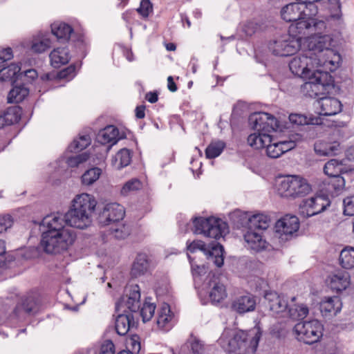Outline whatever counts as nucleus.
<instances>
[{
  "mask_svg": "<svg viewBox=\"0 0 354 354\" xmlns=\"http://www.w3.org/2000/svg\"><path fill=\"white\" fill-rule=\"evenodd\" d=\"M244 239L252 250L260 251L266 248L267 242L263 239L261 234L256 230L247 229L244 234Z\"/></svg>",
  "mask_w": 354,
  "mask_h": 354,
  "instance_id": "nucleus-23",
  "label": "nucleus"
},
{
  "mask_svg": "<svg viewBox=\"0 0 354 354\" xmlns=\"http://www.w3.org/2000/svg\"><path fill=\"white\" fill-rule=\"evenodd\" d=\"M76 66L71 64L68 67L61 70L57 75L59 79H71L75 75Z\"/></svg>",
  "mask_w": 354,
  "mask_h": 354,
  "instance_id": "nucleus-54",
  "label": "nucleus"
},
{
  "mask_svg": "<svg viewBox=\"0 0 354 354\" xmlns=\"http://www.w3.org/2000/svg\"><path fill=\"white\" fill-rule=\"evenodd\" d=\"M0 80L1 81H10L12 84L14 80H22V73L21 67L16 64H11L8 66H4L0 70Z\"/></svg>",
  "mask_w": 354,
  "mask_h": 354,
  "instance_id": "nucleus-30",
  "label": "nucleus"
},
{
  "mask_svg": "<svg viewBox=\"0 0 354 354\" xmlns=\"http://www.w3.org/2000/svg\"><path fill=\"white\" fill-rule=\"evenodd\" d=\"M73 31L72 27L65 23L51 25V32L59 41H68Z\"/></svg>",
  "mask_w": 354,
  "mask_h": 354,
  "instance_id": "nucleus-33",
  "label": "nucleus"
},
{
  "mask_svg": "<svg viewBox=\"0 0 354 354\" xmlns=\"http://www.w3.org/2000/svg\"><path fill=\"white\" fill-rule=\"evenodd\" d=\"M102 174V169L94 167L86 170L82 176L81 180L84 185H91L97 180Z\"/></svg>",
  "mask_w": 354,
  "mask_h": 354,
  "instance_id": "nucleus-40",
  "label": "nucleus"
},
{
  "mask_svg": "<svg viewBox=\"0 0 354 354\" xmlns=\"http://www.w3.org/2000/svg\"><path fill=\"white\" fill-rule=\"evenodd\" d=\"M255 297L250 294L236 297L232 303V308L239 314L254 310L256 307Z\"/></svg>",
  "mask_w": 354,
  "mask_h": 354,
  "instance_id": "nucleus-20",
  "label": "nucleus"
},
{
  "mask_svg": "<svg viewBox=\"0 0 354 354\" xmlns=\"http://www.w3.org/2000/svg\"><path fill=\"white\" fill-rule=\"evenodd\" d=\"M12 88L10 91L8 95V103H19L21 102L29 93V89L25 86L24 82L14 80L12 84Z\"/></svg>",
  "mask_w": 354,
  "mask_h": 354,
  "instance_id": "nucleus-22",
  "label": "nucleus"
},
{
  "mask_svg": "<svg viewBox=\"0 0 354 354\" xmlns=\"http://www.w3.org/2000/svg\"><path fill=\"white\" fill-rule=\"evenodd\" d=\"M149 268V260L145 253H138L132 264L131 275L138 277L145 274Z\"/></svg>",
  "mask_w": 354,
  "mask_h": 354,
  "instance_id": "nucleus-24",
  "label": "nucleus"
},
{
  "mask_svg": "<svg viewBox=\"0 0 354 354\" xmlns=\"http://www.w3.org/2000/svg\"><path fill=\"white\" fill-rule=\"evenodd\" d=\"M167 87L168 89L171 92H175L178 89V87L171 76H169L167 77Z\"/></svg>",
  "mask_w": 354,
  "mask_h": 354,
  "instance_id": "nucleus-63",
  "label": "nucleus"
},
{
  "mask_svg": "<svg viewBox=\"0 0 354 354\" xmlns=\"http://www.w3.org/2000/svg\"><path fill=\"white\" fill-rule=\"evenodd\" d=\"M20 112L19 107L8 109L3 115H0V129L18 122L21 119Z\"/></svg>",
  "mask_w": 354,
  "mask_h": 354,
  "instance_id": "nucleus-35",
  "label": "nucleus"
},
{
  "mask_svg": "<svg viewBox=\"0 0 354 354\" xmlns=\"http://www.w3.org/2000/svg\"><path fill=\"white\" fill-rule=\"evenodd\" d=\"M190 344L191 350L193 354H203L204 346L201 341L193 335H191L190 339L187 342Z\"/></svg>",
  "mask_w": 354,
  "mask_h": 354,
  "instance_id": "nucleus-52",
  "label": "nucleus"
},
{
  "mask_svg": "<svg viewBox=\"0 0 354 354\" xmlns=\"http://www.w3.org/2000/svg\"><path fill=\"white\" fill-rule=\"evenodd\" d=\"M330 204V200L327 195L316 194L302 201L300 212L304 217L309 218L324 212Z\"/></svg>",
  "mask_w": 354,
  "mask_h": 354,
  "instance_id": "nucleus-11",
  "label": "nucleus"
},
{
  "mask_svg": "<svg viewBox=\"0 0 354 354\" xmlns=\"http://www.w3.org/2000/svg\"><path fill=\"white\" fill-rule=\"evenodd\" d=\"M51 65L54 68H59L67 64L71 59L70 51L68 47H57L50 54Z\"/></svg>",
  "mask_w": 354,
  "mask_h": 354,
  "instance_id": "nucleus-26",
  "label": "nucleus"
},
{
  "mask_svg": "<svg viewBox=\"0 0 354 354\" xmlns=\"http://www.w3.org/2000/svg\"><path fill=\"white\" fill-rule=\"evenodd\" d=\"M278 142L283 153L290 151L295 145L292 141H279Z\"/></svg>",
  "mask_w": 354,
  "mask_h": 354,
  "instance_id": "nucleus-60",
  "label": "nucleus"
},
{
  "mask_svg": "<svg viewBox=\"0 0 354 354\" xmlns=\"http://www.w3.org/2000/svg\"><path fill=\"white\" fill-rule=\"evenodd\" d=\"M289 120L293 124L302 126L308 124H319L321 120L318 117H313L312 115L308 117L304 114L291 113L289 115Z\"/></svg>",
  "mask_w": 354,
  "mask_h": 354,
  "instance_id": "nucleus-36",
  "label": "nucleus"
},
{
  "mask_svg": "<svg viewBox=\"0 0 354 354\" xmlns=\"http://www.w3.org/2000/svg\"><path fill=\"white\" fill-rule=\"evenodd\" d=\"M342 308V302L339 297H328L319 304V309L323 316L327 317L333 314L336 315Z\"/></svg>",
  "mask_w": 354,
  "mask_h": 354,
  "instance_id": "nucleus-25",
  "label": "nucleus"
},
{
  "mask_svg": "<svg viewBox=\"0 0 354 354\" xmlns=\"http://www.w3.org/2000/svg\"><path fill=\"white\" fill-rule=\"evenodd\" d=\"M324 327L317 319L297 323L295 327L297 339L306 344L319 342L323 335Z\"/></svg>",
  "mask_w": 354,
  "mask_h": 354,
  "instance_id": "nucleus-8",
  "label": "nucleus"
},
{
  "mask_svg": "<svg viewBox=\"0 0 354 354\" xmlns=\"http://www.w3.org/2000/svg\"><path fill=\"white\" fill-rule=\"evenodd\" d=\"M145 99L150 103H155L158 100V93L157 91H150L146 94Z\"/></svg>",
  "mask_w": 354,
  "mask_h": 354,
  "instance_id": "nucleus-61",
  "label": "nucleus"
},
{
  "mask_svg": "<svg viewBox=\"0 0 354 354\" xmlns=\"http://www.w3.org/2000/svg\"><path fill=\"white\" fill-rule=\"evenodd\" d=\"M273 138L270 135L263 134L260 132L254 133L248 137V143L255 149L264 148L267 142H271Z\"/></svg>",
  "mask_w": 354,
  "mask_h": 354,
  "instance_id": "nucleus-34",
  "label": "nucleus"
},
{
  "mask_svg": "<svg viewBox=\"0 0 354 354\" xmlns=\"http://www.w3.org/2000/svg\"><path fill=\"white\" fill-rule=\"evenodd\" d=\"M261 335L262 332L259 327H254L248 332L239 330L229 340L230 351L236 354H243L249 350L255 352Z\"/></svg>",
  "mask_w": 354,
  "mask_h": 354,
  "instance_id": "nucleus-6",
  "label": "nucleus"
},
{
  "mask_svg": "<svg viewBox=\"0 0 354 354\" xmlns=\"http://www.w3.org/2000/svg\"><path fill=\"white\" fill-rule=\"evenodd\" d=\"M264 299L266 306L271 312L274 314L283 313H285L284 316H287V312L290 306L283 296L278 295L276 292H267L265 294Z\"/></svg>",
  "mask_w": 354,
  "mask_h": 354,
  "instance_id": "nucleus-17",
  "label": "nucleus"
},
{
  "mask_svg": "<svg viewBox=\"0 0 354 354\" xmlns=\"http://www.w3.org/2000/svg\"><path fill=\"white\" fill-rule=\"evenodd\" d=\"M319 103L321 108L320 114L325 116L335 115L342 109L341 102L335 97H322Z\"/></svg>",
  "mask_w": 354,
  "mask_h": 354,
  "instance_id": "nucleus-21",
  "label": "nucleus"
},
{
  "mask_svg": "<svg viewBox=\"0 0 354 354\" xmlns=\"http://www.w3.org/2000/svg\"><path fill=\"white\" fill-rule=\"evenodd\" d=\"M116 160H119L120 163L118 166V169L123 168L129 165L131 160L130 150L124 148L120 149L116 155Z\"/></svg>",
  "mask_w": 354,
  "mask_h": 354,
  "instance_id": "nucleus-46",
  "label": "nucleus"
},
{
  "mask_svg": "<svg viewBox=\"0 0 354 354\" xmlns=\"http://www.w3.org/2000/svg\"><path fill=\"white\" fill-rule=\"evenodd\" d=\"M324 28L319 29L318 28L317 31H313L312 34L307 35L304 36L303 37H308L310 36H313L310 37L308 47L309 48L310 52L312 51L315 54L316 53H321L324 50H328L330 46V38L328 35H322V30L324 29Z\"/></svg>",
  "mask_w": 354,
  "mask_h": 354,
  "instance_id": "nucleus-16",
  "label": "nucleus"
},
{
  "mask_svg": "<svg viewBox=\"0 0 354 354\" xmlns=\"http://www.w3.org/2000/svg\"><path fill=\"white\" fill-rule=\"evenodd\" d=\"M152 11V3L149 0H142L137 12L143 17H147L149 12Z\"/></svg>",
  "mask_w": 354,
  "mask_h": 354,
  "instance_id": "nucleus-55",
  "label": "nucleus"
},
{
  "mask_svg": "<svg viewBox=\"0 0 354 354\" xmlns=\"http://www.w3.org/2000/svg\"><path fill=\"white\" fill-rule=\"evenodd\" d=\"M248 122L257 132L270 135L279 128V122L274 116L266 112H254L250 115Z\"/></svg>",
  "mask_w": 354,
  "mask_h": 354,
  "instance_id": "nucleus-10",
  "label": "nucleus"
},
{
  "mask_svg": "<svg viewBox=\"0 0 354 354\" xmlns=\"http://www.w3.org/2000/svg\"><path fill=\"white\" fill-rule=\"evenodd\" d=\"M290 35H282L271 40L268 46V50L275 56L288 57L295 55L300 48V39Z\"/></svg>",
  "mask_w": 354,
  "mask_h": 354,
  "instance_id": "nucleus-9",
  "label": "nucleus"
},
{
  "mask_svg": "<svg viewBox=\"0 0 354 354\" xmlns=\"http://www.w3.org/2000/svg\"><path fill=\"white\" fill-rule=\"evenodd\" d=\"M172 317L170 307L168 304L162 305L158 311L156 324L158 328L164 330H169L168 324Z\"/></svg>",
  "mask_w": 354,
  "mask_h": 354,
  "instance_id": "nucleus-37",
  "label": "nucleus"
},
{
  "mask_svg": "<svg viewBox=\"0 0 354 354\" xmlns=\"http://www.w3.org/2000/svg\"><path fill=\"white\" fill-rule=\"evenodd\" d=\"M324 171L328 178L348 173L344 163V160L331 159L324 167Z\"/></svg>",
  "mask_w": 354,
  "mask_h": 354,
  "instance_id": "nucleus-31",
  "label": "nucleus"
},
{
  "mask_svg": "<svg viewBox=\"0 0 354 354\" xmlns=\"http://www.w3.org/2000/svg\"><path fill=\"white\" fill-rule=\"evenodd\" d=\"M299 228V220L295 215L286 214L277 221L276 232L280 234V238L288 240L296 233Z\"/></svg>",
  "mask_w": 354,
  "mask_h": 354,
  "instance_id": "nucleus-14",
  "label": "nucleus"
},
{
  "mask_svg": "<svg viewBox=\"0 0 354 354\" xmlns=\"http://www.w3.org/2000/svg\"><path fill=\"white\" fill-rule=\"evenodd\" d=\"M13 57L12 50L11 48H6L0 50V58L5 64L7 61L10 60Z\"/></svg>",
  "mask_w": 354,
  "mask_h": 354,
  "instance_id": "nucleus-59",
  "label": "nucleus"
},
{
  "mask_svg": "<svg viewBox=\"0 0 354 354\" xmlns=\"http://www.w3.org/2000/svg\"><path fill=\"white\" fill-rule=\"evenodd\" d=\"M277 189L281 197L292 199L304 197L312 190L308 180L298 175H288L280 178Z\"/></svg>",
  "mask_w": 354,
  "mask_h": 354,
  "instance_id": "nucleus-5",
  "label": "nucleus"
},
{
  "mask_svg": "<svg viewBox=\"0 0 354 354\" xmlns=\"http://www.w3.org/2000/svg\"><path fill=\"white\" fill-rule=\"evenodd\" d=\"M39 309L38 299L34 296H28L24 299L21 303L18 304L12 310V316L17 319H22L26 315L35 314Z\"/></svg>",
  "mask_w": 354,
  "mask_h": 354,
  "instance_id": "nucleus-18",
  "label": "nucleus"
},
{
  "mask_svg": "<svg viewBox=\"0 0 354 354\" xmlns=\"http://www.w3.org/2000/svg\"><path fill=\"white\" fill-rule=\"evenodd\" d=\"M136 116L138 119H142L145 116V106L144 105L138 106L136 108Z\"/></svg>",
  "mask_w": 354,
  "mask_h": 354,
  "instance_id": "nucleus-62",
  "label": "nucleus"
},
{
  "mask_svg": "<svg viewBox=\"0 0 354 354\" xmlns=\"http://www.w3.org/2000/svg\"><path fill=\"white\" fill-rule=\"evenodd\" d=\"M49 34L41 35L39 38H35L32 41L31 49L37 53H42L50 48L51 41L48 37Z\"/></svg>",
  "mask_w": 354,
  "mask_h": 354,
  "instance_id": "nucleus-39",
  "label": "nucleus"
},
{
  "mask_svg": "<svg viewBox=\"0 0 354 354\" xmlns=\"http://www.w3.org/2000/svg\"><path fill=\"white\" fill-rule=\"evenodd\" d=\"M270 218L263 214H256L249 216L245 222L247 229L257 231L265 230L269 227Z\"/></svg>",
  "mask_w": 354,
  "mask_h": 354,
  "instance_id": "nucleus-29",
  "label": "nucleus"
},
{
  "mask_svg": "<svg viewBox=\"0 0 354 354\" xmlns=\"http://www.w3.org/2000/svg\"><path fill=\"white\" fill-rule=\"evenodd\" d=\"M13 224V218L9 215L0 216V233L6 232L8 228L11 227Z\"/></svg>",
  "mask_w": 354,
  "mask_h": 354,
  "instance_id": "nucleus-56",
  "label": "nucleus"
},
{
  "mask_svg": "<svg viewBox=\"0 0 354 354\" xmlns=\"http://www.w3.org/2000/svg\"><path fill=\"white\" fill-rule=\"evenodd\" d=\"M188 259L192 266V273L194 280L196 281L202 276H204L207 273V268L205 266H198L192 263V257L188 255Z\"/></svg>",
  "mask_w": 354,
  "mask_h": 354,
  "instance_id": "nucleus-51",
  "label": "nucleus"
},
{
  "mask_svg": "<svg viewBox=\"0 0 354 354\" xmlns=\"http://www.w3.org/2000/svg\"><path fill=\"white\" fill-rule=\"evenodd\" d=\"M187 250L194 253L196 250H199L204 252L209 260L213 261L214 265L218 268H221L224 263V248L220 244L212 247L211 250H208L206 248L205 243L202 241H194L189 245H187Z\"/></svg>",
  "mask_w": 354,
  "mask_h": 354,
  "instance_id": "nucleus-12",
  "label": "nucleus"
},
{
  "mask_svg": "<svg viewBox=\"0 0 354 354\" xmlns=\"http://www.w3.org/2000/svg\"><path fill=\"white\" fill-rule=\"evenodd\" d=\"M37 77V72L35 69L26 70L24 73H22V80L20 82H24L26 80L28 82H31L35 78Z\"/></svg>",
  "mask_w": 354,
  "mask_h": 354,
  "instance_id": "nucleus-58",
  "label": "nucleus"
},
{
  "mask_svg": "<svg viewBox=\"0 0 354 354\" xmlns=\"http://www.w3.org/2000/svg\"><path fill=\"white\" fill-rule=\"evenodd\" d=\"M339 263L345 269L354 268V248L351 246L345 247L339 254Z\"/></svg>",
  "mask_w": 354,
  "mask_h": 354,
  "instance_id": "nucleus-38",
  "label": "nucleus"
},
{
  "mask_svg": "<svg viewBox=\"0 0 354 354\" xmlns=\"http://www.w3.org/2000/svg\"><path fill=\"white\" fill-rule=\"evenodd\" d=\"M330 288L336 292H341L350 285V274L345 270H337L330 274L327 279Z\"/></svg>",
  "mask_w": 354,
  "mask_h": 354,
  "instance_id": "nucleus-19",
  "label": "nucleus"
},
{
  "mask_svg": "<svg viewBox=\"0 0 354 354\" xmlns=\"http://www.w3.org/2000/svg\"><path fill=\"white\" fill-rule=\"evenodd\" d=\"M280 14L284 21L292 22L289 31L294 37L299 38L312 34L313 31L316 32L318 28L322 29L325 26V22L314 18L315 15L306 4L301 1L286 4L281 8Z\"/></svg>",
  "mask_w": 354,
  "mask_h": 354,
  "instance_id": "nucleus-3",
  "label": "nucleus"
},
{
  "mask_svg": "<svg viewBox=\"0 0 354 354\" xmlns=\"http://www.w3.org/2000/svg\"><path fill=\"white\" fill-rule=\"evenodd\" d=\"M266 148V154L271 158H277L281 156L283 153L281 147H279V142H267L265 147Z\"/></svg>",
  "mask_w": 354,
  "mask_h": 354,
  "instance_id": "nucleus-49",
  "label": "nucleus"
},
{
  "mask_svg": "<svg viewBox=\"0 0 354 354\" xmlns=\"http://www.w3.org/2000/svg\"><path fill=\"white\" fill-rule=\"evenodd\" d=\"M345 156L348 160H354V146H351L346 150Z\"/></svg>",
  "mask_w": 354,
  "mask_h": 354,
  "instance_id": "nucleus-64",
  "label": "nucleus"
},
{
  "mask_svg": "<svg viewBox=\"0 0 354 354\" xmlns=\"http://www.w3.org/2000/svg\"><path fill=\"white\" fill-rule=\"evenodd\" d=\"M330 3V17L337 21L342 20V10L340 0H328Z\"/></svg>",
  "mask_w": 354,
  "mask_h": 354,
  "instance_id": "nucleus-48",
  "label": "nucleus"
},
{
  "mask_svg": "<svg viewBox=\"0 0 354 354\" xmlns=\"http://www.w3.org/2000/svg\"><path fill=\"white\" fill-rule=\"evenodd\" d=\"M192 232L196 234H203L206 237L219 239L228 232L227 223L221 218L213 216L195 217L192 219Z\"/></svg>",
  "mask_w": 354,
  "mask_h": 354,
  "instance_id": "nucleus-7",
  "label": "nucleus"
},
{
  "mask_svg": "<svg viewBox=\"0 0 354 354\" xmlns=\"http://www.w3.org/2000/svg\"><path fill=\"white\" fill-rule=\"evenodd\" d=\"M308 314V308L306 306L295 305V308L290 307L287 316L293 319H300L306 317Z\"/></svg>",
  "mask_w": 354,
  "mask_h": 354,
  "instance_id": "nucleus-45",
  "label": "nucleus"
},
{
  "mask_svg": "<svg viewBox=\"0 0 354 354\" xmlns=\"http://www.w3.org/2000/svg\"><path fill=\"white\" fill-rule=\"evenodd\" d=\"M125 212L123 206L118 203H109L104 207L99 214L98 221L102 225H112L113 223L123 220Z\"/></svg>",
  "mask_w": 354,
  "mask_h": 354,
  "instance_id": "nucleus-13",
  "label": "nucleus"
},
{
  "mask_svg": "<svg viewBox=\"0 0 354 354\" xmlns=\"http://www.w3.org/2000/svg\"><path fill=\"white\" fill-rule=\"evenodd\" d=\"M91 144V138L88 135L80 136L68 146V149L72 153L79 152L86 149Z\"/></svg>",
  "mask_w": 354,
  "mask_h": 354,
  "instance_id": "nucleus-42",
  "label": "nucleus"
},
{
  "mask_svg": "<svg viewBox=\"0 0 354 354\" xmlns=\"http://www.w3.org/2000/svg\"><path fill=\"white\" fill-rule=\"evenodd\" d=\"M345 179L342 175L328 178V189L333 190V194L338 195L345 189Z\"/></svg>",
  "mask_w": 354,
  "mask_h": 354,
  "instance_id": "nucleus-43",
  "label": "nucleus"
},
{
  "mask_svg": "<svg viewBox=\"0 0 354 354\" xmlns=\"http://www.w3.org/2000/svg\"><path fill=\"white\" fill-rule=\"evenodd\" d=\"M89 158V155L84 152L67 158L66 163L70 167H78L80 164L86 162Z\"/></svg>",
  "mask_w": 354,
  "mask_h": 354,
  "instance_id": "nucleus-50",
  "label": "nucleus"
},
{
  "mask_svg": "<svg viewBox=\"0 0 354 354\" xmlns=\"http://www.w3.org/2000/svg\"><path fill=\"white\" fill-rule=\"evenodd\" d=\"M115 353V346L112 341L106 340L100 347L99 354H114Z\"/></svg>",
  "mask_w": 354,
  "mask_h": 354,
  "instance_id": "nucleus-57",
  "label": "nucleus"
},
{
  "mask_svg": "<svg viewBox=\"0 0 354 354\" xmlns=\"http://www.w3.org/2000/svg\"><path fill=\"white\" fill-rule=\"evenodd\" d=\"M344 214L347 216H354V196L345 198L343 201Z\"/></svg>",
  "mask_w": 354,
  "mask_h": 354,
  "instance_id": "nucleus-53",
  "label": "nucleus"
},
{
  "mask_svg": "<svg viewBox=\"0 0 354 354\" xmlns=\"http://www.w3.org/2000/svg\"><path fill=\"white\" fill-rule=\"evenodd\" d=\"M156 310V305L154 304L148 303L145 301L140 308V316L142 317V322H147L149 321L153 316Z\"/></svg>",
  "mask_w": 354,
  "mask_h": 354,
  "instance_id": "nucleus-47",
  "label": "nucleus"
},
{
  "mask_svg": "<svg viewBox=\"0 0 354 354\" xmlns=\"http://www.w3.org/2000/svg\"><path fill=\"white\" fill-rule=\"evenodd\" d=\"M207 287L209 289V297L213 304L221 303L227 297L225 286L214 274L207 276Z\"/></svg>",
  "mask_w": 354,
  "mask_h": 354,
  "instance_id": "nucleus-15",
  "label": "nucleus"
},
{
  "mask_svg": "<svg viewBox=\"0 0 354 354\" xmlns=\"http://www.w3.org/2000/svg\"><path fill=\"white\" fill-rule=\"evenodd\" d=\"M97 202L88 194L77 195L65 214L59 212L46 216L39 223L40 247L46 253L57 254L66 251L75 242L76 234L71 227L85 229L92 223Z\"/></svg>",
  "mask_w": 354,
  "mask_h": 354,
  "instance_id": "nucleus-1",
  "label": "nucleus"
},
{
  "mask_svg": "<svg viewBox=\"0 0 354 354\" xmlns=\"http://www.w3.org/2000/svg\"><path fill=\"white\" fill-rule=\"evenodd\" d=\"M141 188L142 183L137 178H132L124 183L120 190V194L126 196Z\"/></svg>",
  "mask_w": 354,
  "mask_h": 354,
  "instance_id": "nucleus-44",
  "label": "nucleus"
},
{
  "mask_svg": "<svg viewBox=\"0 0 354 354\" xmlns=\"http://www.w3.org/2000/svg\"><path fill=\"white\" fill-rule=\"evenodd\" d=\"M140 308V289L138 285L129 288V295L122 296L115 304V311L118 313L115 319V330L119 335H125L136 322L133 313Z\"/></svg>",
  "mask_w": 354,
  "mask_h": 354,
  "instance_id": "nucleus-4",
  "label": "nucleus"
},
{
  "mask_svg": "<svg viewBox=\"0 0 354 354\" xmlns=\"http://www.w3.org/2000/svg\"><path fill=\"white\" fill-rule=\"evenodd\" d=\"M225 147V143L221 140L212 142L205 149V156L208 159L218 157Z\"/></svg>",
  "mask_w": 354,
  "mask_h": 354,
  "instance_id": "nucleus-41",
  "label": "nucleus"
},
{
  "mask_svg": "<svg viewBox=\"0 0 354 354\" xmlns=\"http://www.w3.org/2000/svg\"><path fill=\"white\" fill-rule=\"evenodd\" d=\"M119 131L118 128L113 125L106 126L104 129L100 130L97 136V142L102 145L111 143L115 144L118 140Z\"/></svg>",
  "mask_w": 354,
  "mask_h": 354,
  "instance_id": "nucleus-28",
  "label": "nucleus"
},
{
  "mask_svg": "<svg viewBox=\"0 0 354 354\" xmlns=\"http://www.w3.org/2000/svg\"><path fill=\"white\" fill-rule=\"evenodd\" d=\"M109 234L112 235L115 239L122 240L128 237L131 234V227L129 225L119 221L110 226Z\"/></svg>",
  "mask_w": 354,
  "mask_h": 354,
  "instance_id": "nucleus-32",
  "label": "nucleus"
},
{
  "mask_svg": "<svg viewBox=\"0 0 354 354\" xmlns=\"http://www.w3.org/2000/svg\"><path fill=\"white\" fill-rule=\"evenodd\" d=\"M314 149L315 153L320 156H330L339 154L342 149L337 142L332 143L317 142L315 144Z\"/></svg>",
  "mask_w": 354,
  "mask_h": 354,
  "instance_id": "nucleus-27",
  "label": "nucleus"
},
{
  "mask_svg": "<svg viewBox=\"0 0 354 354\" xmlns=\"http://www.w3.org/2000/svg\"><path fill=\"white\" fill-rule=\"evenodd\" d=\"M312 68V58L307 55H297L289 63V68L295 75L306 80L301 87L303 92L310 97H317L328 93L334 80L328 72Z\"/></svg>",
  "mask_w": 354,
  "mask_h": 354,
  "instance_id": "nucleus-2",
  "label": "nucleus"
}]
</instances>
